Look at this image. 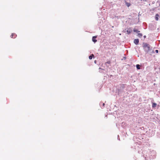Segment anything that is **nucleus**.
<instances>
[{
  "label": "nucleus",
  "instance_id": "1a4fd4ad",
  "mask_svg": "<svg viewBox=\"0 0 160 160\" xmlns=\"http://www.w3.org/2000/svg\"><path fill=\"white\" fill-rule=\"evenodd\" d=\"M136 68L138 69H140V66L139 64L136 65Z\"/></svg>",
  "mask_w": 160,
  "mask_h": 160
},
{
  "label": "nucleus",
  "instance_id": "f03ea898",
  "mask_svg": "<svg viewBox=\"0 0 160 160\" xmlns=\"http://www.w3.org/2000/svg\"><path fill=\"white\" fill-rule=\"evenodd\" d=\"M16 37L17 35L14 33H12L10 36L11 38H15Z\"/></svg>",
  "mask_w": 160,
  "mask_h": 160
},
{
  "label": "nucleus",
  "instance_id": "39448f33",
  "mask_svg": "<svg viewBox=\"0 0 160 160\" xmlns=\"http://www.w3.org/2000/svg\"><path fill=\"white\" fill-rule=\"evenodd\" d=\"M125 3L126 5L128 7H129L131 5L130 3L129 2H128L125 1Z\"/></svg>",
  "mask_w": 160,
  "mask_h": 160
},
{
  "label": "nucleus",
  "instance_id": "20e7f679",
  "mask_svg": "<svg viewBox=\"0 0 160 160\" xmlns=\"http://www.w3.org/2000/svg\"><path fill=\"white\" fill-rule=\"evenodd\" d=\"M159 16V15L158 14H156L155 15V19L156 21H158V17Z\"/></svg>",
  "mask_w": 160,
  "mask_h": 160
},
{
  "label": "nucleus",
  "instance_id": "f257e3e1",
  "mask_svg": "<svg viewBox=\"0 0 160 160\" xmlns=\"http://www.w3.org/2000/svg\"><path fill=\"white\" fill-rule=\"evenodd\" d=\"M143 49L145 51L148 52L150 50V46L147 43H144L143 44Z\"/></svg>",
  "mask_w": 160,
  "mask_h": 160
},
{
  "label": "nucleus",
  "instance_id": "f8f14e48",
  "mask_svg": "<svg viewBox=\"0 0 160 160\" xmlns=\"http://www.w3.org/2000/svg\"><path fill=\"white\" fill-rule=\"evenodd\" d=\"M133 31L134 32H136L137 33H138V32H139L140 31L138 30L137 29H134Z\"/></svg>",
  "mask_w": 160,
  "mask_h": 160
},
{
  "label": "nucleus",
  "instance_id": "4468645a",
  "mask_svg": "<svg viewBox=\"0 0 160 160\" xmlns=\"http://www.w3.org/2000/svg\"><path fill=\"white\" fill-rule=\"evenodd\" d=\"M107 63L108 64H110V62H107Z\"/></svg>",
  "mask_w": 160,
  "mask_h": 160
},
{
  "label": "nucleus",
  "instance_id": "ddd939ff",
  "mask_svg": "<svg viewBox=\"0 0 160 160\" xmlns=\"http://www.w3.org/2000/svg\"><path fill=\"white\" fill-rule=\"evenodd\" d=\"M155 52L157 53H158V50H155Z\"/></svg>",
  "mask_w": 160,
  "mask_h": 160
},
{
  "label": "nucleus",
  "instance_id": "7ed1b4c3",
  "mask_svg": "<svg viewBox=\"0 0 160 160\" xmlns=\"http://www.w3.org/2000/svg\"><path fill=\"white\" fill-rule=\"evenodd\" d=\"M134 42L136 45L138 44L139 42V40L138 39H135L134 41Z\"/></svg>",
  "mask_w": 160,
  "mask_h": 160
},
{
  "label": "nucleus",
  "instance_id": "2eb2a0df",
  "mask_svg": "<svg viewBox=\"0 0 160 160\" xmlns=\"http://www.w3.org/2000/svg\"><path fill=\"white\" fill-rule=\"evenodd\" d=\"M94 62H95V63H96V60H95V61H94Z\"/></svg>",
  "mask_w": 160,
  "mask_h": 160
},
{
  "label": "nucleus",
  "instance_id": "0eeeda50",
  "mask_svg": "<svg viewBox=\"0 0 160 160\" xmlns=\"http://www.w3.org/2000/svg\"><path fill=\"white\" fill-rule=\"evenodd\" d=\"M94 56V55L93 54H92L89 57V58L90 59H92V57H93Z\"/></svg>",
  "mask_w": 160,
  "mask_h": 160
},
{
  "label": "nucleus",
  "instance_id": "423d86ee",
  "mask_svg": "<svg viewBox=\"0 0 160 160\" xmlns=\"http://www.w3.org/2000/svg\"><path fill=\"white\" fill-rule=\"evenodd\" d=\"M96 38V36H94L92 38V41L94 42H96L97 41V40L95 39H94V38Z\"/></svg>",
  "mask_w": 160,
  "mask_h": 160
},
{
  "label": "nucleus",
  "instance_id": "f3484780",
  "mask_svg": "<svg viewBox=\"0 0 160 160\" xmlns=\"http://www.w3.org/2000/svg\"><path fill=\"white\" fill-rule=\"evenodd\" d=\"M144 38H145V37H146V36H144Z\"/></svg>",
  "mask_w": 160,
  "mask_h": 160
},
{
  "label": "nucleus",
  "instance_id": "dca6fc26",
  "mask_svg": "<svg viewBox=\"0 0 160 160\" xmlns=\"http://www.w3.org/2000/svg\"><path fill=\"white\" fill-rule=\"evenodd\" d=\"M105 104L104 103H103V105L104 106V105Z\"/></svg>",
  "mask_w": 160,
  "mask_h": 160
},
{
  "label": "nucleus",
  "instance_id": "9b49d317",
  "mask_svg": "<svg viewBox=\"0 0 160 160\" xmlns=\"http://www.w3.org/2000/svg\"><path fill=\"white\" fill-rule=\"evenodd\" d=\"M156 104L154 103H153L152 104V107H156Z\"/></svg>",
  "mask_w": 160,
  "mask_h": 160
},
{
  "label": "nucleus",
  "instance_id": "6e6552de",
  "mask_svg": "<svg viewBox=\"0 0 160 160\" xmlns=\"http://www.w3.org/2000/svg\"><path fill=\"white\" fill-rule=\"evenodd\" d=\"M142 35L141 33H138V37L140 38H141L142 37Z\"/></svg>",
  "mask_w": 160,
  "mask_h": 160
},
{
  "label": "nucleus",
  "instance_id": "9d476101",
  "mask_svg": "<svg viewBox=\"0 0 160 160\" xmlns=\"http://www.w3.org/2000/svg\"><path fill=\"white\" fill-rule=\"evenodd\" d=\"M132 32V30H127V33L128 34H130Z\"/></svg>",
  "mask_w": 160,
  "mask_h": 160
}]
</instances>
